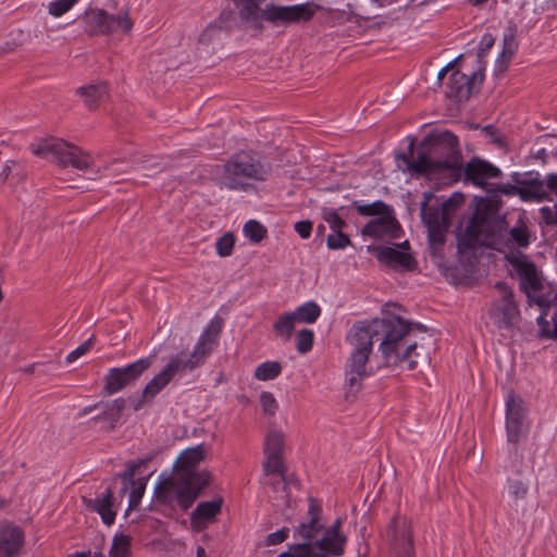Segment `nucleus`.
Segmentation results:
<instances>
[{
  "label": "nucleus",
  "instance_id": "f257e3e1",
  "mask_svg": "<svg viewBox=\"0 0 557 557\" xmlns=\"http://www.w3.org/2000/svg\"><path fill=\"white\" fill-rule=\"evenodd\" d=\"M408 332V325L399 315H388L372 321L356 322L350 329L347 339L355 347L345 368L346 398H355L362 387V380L369 375L367 362L373 348V342L381 339L380 350L387 364H398L406 359L416 343L408 344L404 351L399 350L401 339Z\"/></svg>",
  "mask_w": 557,
  "mask_h": 557
},
{
  "label": "nucleus",
  "instance_id": "f03ea898",
  "mask_svg": "<svg viewBox=\"0 0 557 557\" xmlns=\"http://www.w3.org/2000/svg\"><path fill=\"white\" fill-rule=\"evenodd\" d=\"M223 320L215 317L199 336L193 351H182L170 359L164 368L156 374L143 389L144 399H153L177 373L191 372L205 363L218 344Z\"/></svg>",
  "mask_w": 557,
  "mask_h": 557
},
{
  "label": "nucleus",
  "instance_id": "7ed1b4c3",
  "mask_svg": "<svg viewBox=\"0 0 557 557\" xmlns=\"http://www.w3.org/2000/svg\"><path fill=\"white\" fill-rule=\"evenodd\" d=\"M271 165L255 151H239L224 164L222 185L228 190L248 191L256 183L265 182Z\"/></svg>",
  "mask_w": 557,
  "mask_h": 557
},
{
  "label": "nucleus",
  "instance_id": "20e7f679",
  "mask_svg": "<svg viewBox=\"0 0 557 557\" xmlns=\"http://www.w3.org/2000/svg\"><path fill=\"white\" fill-rule=\"evenodd\" d=\"M205 457L203 445H197L182 451L172 467V472H162L154 483L156 488L162 487H207L214 484L211 472L197 471V466Z\"/></svg>",
  "mask_w": 557,
  "mask_h": 557
},
{
  "label": "nucleus",
  "instance_id": "39448f33",
  "mask_svg": "<svg viewBox=\"0 0 557 557\" xmlns=\"http://www.w3.org/2000/svg\"><path fill=\"white\" fill-rule=\"evenodd\" d=\"M504 231H506L504 219L475 211L465 231L457 236L458 253L465 255L476 246L498 249Z\"/></svg>",
  "mask_w": 557,
  "mask_h": 557
},
{
  "label": "nucleus",
  "instance_id": "423d86ee",
  "mask_svg": "<svg viewBox=\"0 0 557 557\" xmlns=\"http://www.w3.org/2000/svg\"><path fill=\"white\" fill-rule=\"evenodd\" d=\"M315 14V8L307 3L293 5H280L273 2L267 3L264 8L259 7L252 17H247L243 23L252 30L261 33L264 29L263 22L273 27L288 26L310 21Z\"/></svg>",
  "mask_w": 557,
  "mask_h": 557
},
{
  "label": "nucleus",
  "instance_id": "0eeeda50",
  "mask_svg": "<svg viewBox=\"0 0 557 557\" xmlns=\"http://www.w3.org/2000/svg\"><path fill=\"white\" fill-rule=\"evenodd\" d=\"M420 146L442 163V169L448 173L451 182L460 180L462 176L461 152L458 137L454 133L432 131L421 140Z\"/></svg>",
  "mask_w": 557,
  "mask_h": 557
},
{
  "label": "nucleus",
  "instance_id": "6e6552de",
  "mask_svg": "<svg viewBox=\"0 0 557 557\" xmlns=\"http://www.w3.org/2000/svg\"><path fill=\"white\" fill-rule=\"evenodd\" d=\"M285 448V435L276 429L270 430L264 437V461L262 463L263 478L265 485H274L276 482L283 483V487L297 485L298 481L294 474L286 473V467L283 460Z\"/></svg>",
  "mask_w": 557,
  "mask_h": 557
},
{
  "label": "nucleus",
  "instance_id": "1a4fd4ad",
  "mask_svg": "<svg viewBox=\"0 0 557 557\" xmlns=\"http://www.w3.org/2000/svg\"><path fill=\"white\" fill-rule=\"evenodd\" d=\"M30 151L38 157H53L55 162L62 166L71 165L78 170H86L91 164V158L79 147L69 144L59 138L41 140L38 144L30 145Z\"/></svg>",
  "mask_w": 557,
  "mask_h": 557
},
{
  "label": "nucleus",
  "instance_id": "9d476101",
  "mask_svg": "<svg viewBox=\"0 0 557 557\" xmlns=\"http://www.w3.org/2000/svg\"><path fill=\"white\" fill-rule=\"evenodd\" d=\"M77 21L88 36H104L119 30L127 34L133 28L127 11L114 15L103 9L87 8Z\"/></svg>",
  "mask_w": 557,
  "mask_h": 557
},
{
  "label": "nucleus",
  "instance_id": "9b49d317",
  "mask_svg": "<svg viewBox=\"0 0 557 557\" xmlns=\"http://www.w3.org/2000/svg\"><path fill=\"white\" fill-rule=\"evenodd\" d=\"M527 431L523 400L511 393L506 400V432L507 441L512 444L509 455L512 459L511 468L516 472H520L522 466V456L518 451L517 444Z\"/></svg>",
  "mask_w": 557,
  "mask_h": 557
},
{
  "label": "nucleus",
  "instance_id": "f8f14e48",
  "mask_svg": "<svg viewBox=\"0 0 557 557\" xmlns=\"http://www.w3.org/2000/svg\"><path fill=\"white\" fill-rule=\"evenodd\" d=\"M152 357H145L127 366L109 369L104 376L103 393L113 395L134 385L152 366Z\"/></svg>",
  "mask_w": 557,
  "mask_h": 557
},
{
  "label": "nucleus",
  "instance_id": "ddd939ff",
  "mask_svg": "<svg viewBox=\"0 0 557 557\" xmlns=\"http://www.w3.org/2000/svg\"><path fill=\"white\" fill-rule=\"evenodd\" d=\"M495 288L502 293V299L493 302L488 311L490 318L499 330H511L519 317V308L513 299V293L505 282H497Z\"/></svg>",
  "mask_w": 557,
  "mask_h": 557
},
{
  "label": "nucleus",
  "instance_id": "4468645a",
  "mask_svg": "<svg viewBox=\"0 0 557 557\" xmlns=\"http://www.w3.org/2000/svg\"><path fill=\"white\" fill-rule=\"evenodd\" d=\"M389 550L394 557H414L411 522L405 516H396L387 530Z\"/></svg>",
  "mask_w": 557,
  "mask_h": 557
},
{
  "label": "nucleus",
  "instance_id": "2eb2a0df",
  "mask_svg": "<svg viewBox=\"0 0 557 557\" xmlns=\"http://www.w3.org/2000/svg\"><path fill=\"white\" fill-rule=\"evenodd\" d=\"M159 453L156 449L136 460L128 461L125 470L119 473L123 487H147L149 479L157 471L150 467V463L158 457Z\"/></svg>",
  "mask_w": 557,
  "mask_h": 557
},
{
  "label": "nucleus",
  "instance_id": "dca6fc26",
  "mask_svg": "<svg viewBox=\"0 0 557 557\" xmlns=\"http://www.w3.org/2000/svg\"><path fill=\"white\" fill-rule=\"evenodd\" d=\"M414 143L411 141L408 147V154L405 152L397 153L396 158L401 160L407 165V171L412 176H431L443 175L445 171L442 169V163L437 162L428 152L426 149L418 153L413 160Z\"/></svg>",
  "mask_w": 557,
  "mask_h": 557
},
{
  "label": "nucleus",
  "instance_id": "f3484780",
  "mask_svg": "<svg viewBox=\"0 0 557 557\" xmlns=\"http://www.w3.org/2000/svg\"><path fill=\"white\" fill-rule=\"evenodd\" d=\"M484 67H479L472 75H467L458 70L453 71L446 87V96L456 101L461 102L470 98L475 81L483 82Z\"/></svg>",
  "mask_w": 557,
  "mask_h": 557
},
{
  "label": "nucleus",
  "instance_id": "a211bd4d",
  "mask_svg": "<svg viewBox=\"0 0 557 557\" xmlns=\"http://www.w3.org/2000/svg\"><path fill=\"white\" fill-rule=\"evenodd\" d=\"M400 224L396 220L393 210L389 207L388 210L380 216L368 222L362 230L363 235L373 238H398L400 236Z\"/></svg>",
  "mask_w": 557,
  "mask_h": 557
},
{
  "label": "nucleus",
  "instance_id": "6ab92c4d",
  "mask_svg": "<svg viewBox=\"0 0 557 557\" xmlns=\"http://www.w3.org/2000/svg\"><path fill=\"white\" fill-rule=\"evenodd\" d=\"M465 180L473 185L483 187L488 178H496L502 175V171L492 163L480 158H472L463 168Z\"/></svg>",
  "mask_w": 557,
  "mask_h": 557
},
{
  "label": "nucleus",
  "instance_id": "aec40b11",
  "mask_svg": "<svg viewBox=\"0 0 557 557\" xmlns=\"http://www.w3.org/2000/svg\"><path fill=\"white\" fill-rule=\"evenodd\" d=\"M339 528L341 521L337 520L319 542L315 544L306 543L305 545H310L314 553L313 556L310 557H326L330 554L342 555L345 539L339 535Z\"/></svg>",
  "mask_w": 557,
  "mask_h": 557
},
{
  "label": "nucleus",
  "instance_id": "412c9836",
  "mask_svg": "<svg viewBox=\"0 0 557 557\" xmlns=\"http://www.w3.org/2000/svg\"><path fill=\"white\" fill-rule=\"evenodd\" d=\"M23 532L11 524L0 527V557L15 556L23 545Z\"/></svg>",
  "mask_w": 557,
  "mask_h": 557
},
{
  "label": "nucleus",
  "instance_id": "4be33fe9",
  "mask_svg": "<svg viewBox=\"0 0 557 557\" xmlns=\"http://www.w3.org/2000/svg\"><path fill=\"white\" fill-rule=\"evenodd\" d=\"M518 195L523 201H552V196L547 191L545 178L540 180L539 174L536 177L524 180L518 187Z\"/></svg>",
  "mask_w": 557,
  "mask_h": 557
},
{
  "label": "nucleus",
  "instance_id": "5701e85b",
  "mask_svg": "<svg viewBox=\"0 0 557 557\" xmlns=\"http://www.w3.org/2000/svg\"><path fill=\"white\" fill-rule=\"evenodd\" d=\"M222 504L223 500L220 497L199 503L191 513L193 527L197 530H201L209 522L214 521L215 517L221 512Z\"/></svg>",
  "mask_w": 557,
  "mask_h": 557
},
{
  "label": "nucleus",
  "instance_id": "b1692460",
  "mask_svg": "<svg viewBox=\"0 0 557 557\" xmlns=\"http://www.w3.org/2000/svg\"><path fill=\"white\" fill-rule=\"evenodd\" d=\"M377 260L389 267H401L406 270H412L416 267V260L410 253L403 252L393 247L379 246L374 248Z\"/></svg>",
  "mask_w": 557,
  "mask_h": 557
},
{
  "label": "nucleus",
  "instance_id": "393cba45",
  "mask_svg": "<svg viewBox=\"0 0 557 557\" xmlns=\"http://www.w3.org/2000/svg\"><path fill=\"white\" fill-rule=\"evenodd\" d=\"M83 500L90 510L100 515L106 525L113 524L116 513L113 510L114 499L109 490L98 495L96 498H87L84 496Z\"/></svg>",
  "mask_w": 557,
  "mask_h": 557
},
{
  "label": "nucleus",
  "instance_id": "a878e982",
  "mask_svg": "<svg viewBox=\"0 0 557 557\" xmlns=\"http://www.w3.org/2000/svg\"><path fill=\"white\" fill-rule=\"evenodd\" d=\"M76 92L84 98L85 106L89 110H95L98 108L99 103L107 100L109 88L107 83L100 82L78 87Z\"/></svg>",
  "mask_w": 557,
  "mask_h": 557
},
{
  "label": "nucleus",
  "instance_id": "bb28decb",
  "mask_svg": "<svg viewBox=\"0 0 557 557\" xmlns=\"http://www.w3.org/2000/svg\"><path fill=\"white\" fill-rule=\"evenodd\" d=\"M320 513V503L313 498H310L308 508L309 522L301 523L298 528V533L301 537H304L305 540H311L317 535L318 531L321 528V525L319 524Z\"/></svg>",
  "mask_w": 557,
  "mask_h": 557
},
{
  "label": "nucleus",
  "instance_id": "cd10ccee",
  "mask_svg": "<svg viewBox=\"0 0 557 557\" xmlns=\"http://www.w3.org/2000/svg\"><path fill=\"white\" fill-rule=\"evenodd\" d=\"M126 401L124 398L120 397L110 403H106L103 405L102 412L95 417L94 420H104L109 422L108 431H112L115 429L116 423L120 421L122 417V412L125 409Z\"/></svg>",
  "mask_w": 557,
  "mask_h": 557
},
{
  "label": "nucleus",
  "instance_id": "c85d7f7f",
  "mask_svg": "<svg viewBox=\"0 0 557 557\" xmlns=\"http://www.w3.org/2000/svg\"><path fill=\"white\" fill-rule=\"evenodd\" d=\"M198 490H154L159 499H175L181 508L187 509L198 496Z\"/></svg>",
  "mask_w": 557,
  "mask_h": 557
},
{
  "label": "nucleus",
  "instance_id": "c756f323",
  "mask_svg": "<svg viewBox=\"0 0 557 557\" xmlns=\"http://www.w3.org/2000/svg\"><path fill=\"white\" fill-rule=\"evenodd\" d=\"M296 323L297 320L294 314L292 312H287L278 317L273 324V330L284 342H288L293 335Z\"/></svg>",
  "mask_w": 557,
  "mask_h": 557
},
{
  "label": "nucleus",
  "instance_id": "7c9ffc66",
  "mask_svg": "<svg viewBox=\"0 0 557 557\" xmlns=\"http://www.w3.org/2000/svg\"><path fill=\"white\" fill-rule=\"evenodd\" d=\"M110 557H131L132 556V540L131 536L124 533H116L112 539V544L109 550Z\"/></svg>",
  "mask_w": 557,
  "mask_h": 557
},
{
  "label": "nucleus",
  "instance_id": "2f4dec72",
  "mask_svg": "<svg viewBox=\"0 0 557 557\" xmlns=\"http://www.w3.org/2000/svg\"><path fill=\"white\" fill-rule=\"evenodd\" d=\"M513 265L533 290H539L541 288V281L537 276L536 268L533 262L516 260Z\"/></svg>",
  "mask_w": 557,
  "mask_h": 557
},
{
  "label": "nucleus",
  "instance_id": "473e14b6",
  "mask_svg": "<svg viewBox=\"0 0 557 557\" xmlns=\"http://www.w3.org/2000/svg\"><path fill=\"white\" fill-rule=\"evenodd\" d=\"M300 323H313L321 314L320 306L314 301H308L292 312Z\"/></svg>",
  "mask_w": 557,
  "mask_h": 557
},
{
  "label": "nucleus",
  "instance_id": "72a5a7b5",
  "mask_svg": "<svg viewBox=\"0 0 557 557\" xmlns=\"http://www.w3.org/2000/svg\"><path fill=\"white\" fill-rule=\"evenodd\" d=\"M428 239L432 256L438 255L445 244V228L441 223H433L428 230Z\"/></svg>",
  "mask_w": 557,
  "mask_h": 557
},
{
  "label": "nucleus",
  "instance_id": "f704fd0d",
  "mask_svg": "<svg viewBox=\"0 0 557 557\" xmlns=\"http://www.w3.org/2000/svg\"><path fill=\"white\" fill-rule=\"evenodd\" d=\"M281 372L282 366L278 361H265L256 368L255 377L259 381H270L276 379Z\"/></svg>",
  "mask_w": 557,
  "mask_h": 557
},
{
  "label": "nucleus",
  "instance_id": "c9c22d12",
  "mask_svg": "<svg viewBox=\"0 0 557 557\" xmlns=\"http://www.w3.org/2000/svg\"><path fill=\"white\" fill-rule=\"evenodd\" d=\"M510 240L520 248H527L530 245V232L525 222L519 219L515 226L509 231Z\"/></svg>",
  "mask_w": 557,
  "mask_h": 557
},
{
  "label": "nucleus",
  "instance_id": "e433bc0d",
  "mask_svg": "<svg viewBox=\"0 0 557 557\" xmlns=\"http://www.w3.org/2000/svg\"><path fill=\"white\" fill-rule=\"evenodd\" d=\"M224 14H221L218 20L210 23L199 35L198 41L202 45L212 44L220 35L223 28Z\"/></svg>",
  "mask_w": 557,
  "mask_h": 557
},
{
  "label": "nucleus",
  "instance_id": "4c0bfd02",
  "mask_svg": "<svg viewBox=\"0 0 557 557\" xmlns=\"http://www.w3.org/2000/svg\"><path fill=\"white\" fill-rule=\"evenodd\" d=\"M243 232L250 242L256 244L263 240L268 235L265 226L256 220L246 222Z\"/></svg>",
  "mask_w": 557,
  "mask_h": 557
},
{
  "label": "nucleus",
  "instance_id": "58836bf2",
  "mask_svg": "<svg viewBox=\"0 0 557 557\" xmlns=\"http://www.w3.org/2000/svg\"><path fill=\"white\" fill-rule=\"evenodd\" d=\"M321 215L333 232L343 231V228L347 226L346 221L339 215L336 209L323 207L321 209Z\"/></svg>",
  "mask_w": 557,
  "mask_h": 557
},
{
  "label": "nucleus",
  "instance_id": "ea45409f",
  "mask_svg": "<svg viewBox=\"0 0 557 557\" xmlns=\"http://www.w3.org/2000/svg\"><path fill=\"white\" fill-rule=\"evenodd\" d=\"M352 207H355L360 215L363 216H380L386 210H388V205H386L382 200H376L372 203L359 205L357 201L352 202Z\"/></svg>",
  "mask_w": 557,
  "mask_h": 557
},
{
  "label": "nucleus",
  "instance_id": "a19ab883",
  "mask_svg": "<svg viewBox=\"0 0 557 557\" xmlns=\"http://www.w3.org/2000/svg\"><path fill=\"white\" fill-rule=\"evenodd\" d=\"M235 7L238 10V16L242 22L247 17H252L256 10L261 7V3L265 0H233Z\"/></svg>",
  "mask_w": 557,
  "mask_h": 557
},
{
  "label": "nucleus",
  "instance_id": "79ce46f5",
  "mask_svg": "<svg viewBox=\"0 0 557 557\" xmlns=\"http://www.w3.org/2000/svg\"><path fill=\"white\" fill-rule=\"evenodd\" d=\"M314 334L309 329H302L296 337V349L299 354H307L312 349Z\"/></svg>",
  "mask_w": 557,
  "mask_h": 557
},
{
  "label": "nucleus",
  "instance_id": "37998d69",
  "mask_svg": "<svg viewBox=\"0 0 557 557\" xmlns=\"http://www.w3.org/2000/svg\"><path fill=\"white\" fill-rule=\"evenodd\" d=\"M349 245H351V240L343 231L333 232L326 238V246L331 250L345 249Z\"/></svg>",
  "mask_w": 557,
  "mask_h": 557
},
{
  "label": "nucleus",
  "instance_id": "c03bdc74",
  "mask_svg": "<svg viewBox=\"0 0 557 557\" xmlns=\"http://www.w3.org/2000/svg\"><path fill=\"white\" fill-rule=\"evenodd\" d=\"M235 238L232 233H225L215 243L216 253L220 257H228L234 249Z\"/></svg>",
  "mask_w": 557,
  "mask_h": 557
},
{
  "label": "nucleus",
  "instance_id": "a18cd8bd",
  "mask_svg": "<svg viewBox=\"0 0 557 557\" xmlns=\"http://www.w3.org/2000/svg\"><path fill=\"white\" fill-rule=\"evenodd\" d=\"M495 38L492 34H484L480 40L479 49H478V62L480 63L479 67H484L483 58L487 54V52L494 46Z\"/></svg>",
  "mask_w": 557,
  "mask_h": 557
},
{
  "label": "nucleus",
  "instance_id": "49530a36",
  "mask_svg": "<svg viewBox=\"0 0 557 557\" xmlns=\"http://www.w3.org/2000/svg\"><path fill=\"white\" fill-rule=\"evenodd\" d=\"M78 0H54L49 3L48 11L51 15L59 17L66 13Z\"/></svg>",
  "mask_w": 557,
  "mask_h": 557
},
{
  "label": "nucleus",
  "instance_id": "de8ad7c7",
  "mask_svg": "<svg viewBox=\"0 0 557 557\" xmlns=\"http://www.w3.org/2000/svg\"><path fill=\"white\" fill-rule=\"evenodd\" d=\"M431 194H424V200L421 203V216L424 223L428 226V230L430 226L433 225V223H440L438 214L437 212L428 211V203L430 201Z\"/></svg>",
  "mask_w": 557,
  "mask_h": 557
},
{
  "label": "nucleus",
  "instance_id": "09e8293b",
  "mask_svg": "<svg viewBox=\"0 0 557 557\" xmlns=\"http://www.w3.org/2000/svg\"><path fill=\"white\" fill-rule=\"evenodd\" d=\"M94 343H95L94 336L89 337L87 341L82 343L76 349H74L66 356V358H65L66 362H69V363L74 362L76 359L84 356L86 352H88L91 349Z\"/></svg>",
  "mask_w": 557,
  "mask_h": 557
},
{
  "label": "nucleus",
  "instance_id": "8fccbe9b",
  "mask_svg": "<svg viewBox=\"0 0 557 557\" xmlns=\"http://www.w3.org/2000/svg\"><path fill=\"white\" fill-rule=\"evenodd\" d=\"M260 404L263 411L273 416L277 409V403L270 392H262L260 395Z\"/></svg>",
  "mask_w": 557,
  "mask_h": 557
},
{
  "label": "nucleus",
  "instance_id": "3c124183",
  "mask_svg": "<svg viewBox=\"0 0 557 557\" xmlns=\"http://www.w3.org/2000/svg\"><path fill=\"white\" fill-rule=\"evenodd\" d=\"M503 48L511 51L512 53H516V51L518 49V42L516 39V28L515 27H508L507 30L505 32L504 38H503Z\"/></svg>",
  "mask_w": 557,
  "mask_h": 557
},
{
  "label": "nucleus",
  "instance_id": "603ef678",
  "mask_svg": "<svg viewBox=\"0 0 557 557\" xmlns=\"http://www.w3.org/2000/svg\"><path fill=\"white\" fill-rule=\"evenodd\" d=\"M541 216L545 224L556 225L557 224V202L554 205V209L549 207H542L540 209Z\"/></svg>",
  "mask_w": 557,
  "mask_h": 557
},
{
  "label": "nucleus",
  "instance_id": "864d4df0",
  "mask_svg": "<svg viewBox=\"0 0 557 557\" xmlns=\"http://www.w3.org/2000/svg\"><path fill=\"white\" fill-rule=\"evenodd\" d=\"M288 532L289 530L287 528H283L276 532L269 534L265 539V544L268 546L281 544L287 539Z\"/></svg>",
  "mask_w": 557,
  "mask_h": 557
},
{
  "label": "nucleus",
  "instance_id": "5fc2aeb1",
  "mask_svg": "<svg viewBox=\"0 0 557 557\" xmlns=\"http://www.w3.org/2000/svg\"><path fill=\"white\" fill-rule=\"evenodd\" d=\"M310 545H298L292 554L283 553L278 557H310L313 556Z\"/></svg>",
  "mask_w": 557,
  "mask_h": 557
},
{
  "label": "nucleus",
  "instance_id": "6e6d98bb",
  "mask_svg": "<svg viewBox=\"0 0 557 557\" xmlns=\"http://www.w3.org/2000/svg\"><path fill=\"white\" fill-rule=\"evenodd\" d=\"M405 323H407L408 325V332L404 335L403 339H401V345L399 347V350L400 351H404L407 347L408 344H411L412 342H407L406 341V337L409 336L411 330L414 327L417 329L418 331L420 332H425L426 331V327L421 324V323H412V322H409V321H406L405 319H403L401 317H399Z\"/></svg>",
  "mask_w": 557,
  "mask_h": 557
},
{
  "label": "nucleus",
  "instance_id": "4d7b16f0",
  "mask_svg": "<svg viewBox=\"0 0 557 557\" xmlns=\"http://www.w3.org/2000/svg\"><path fill=\"white\" fill-rule=\"evenodd\" d=\"M295 231L301 238H308L311 235L312 222L309 220L299 221L295 224Z\"/></svg>",
  "mask_w": 557,
  "mask_h": 557
},
{
  "label": "nucleus",
  "instance_id": "13d9d810",
  "mask_svg": "<svg viewBox=\"0 0 557 557\" xmlns=\"http://www.w3.org/2000/svg\"><path fill=\"white\" fill-rule=\"evenodd\" d=\"M545 185L549 195L557 197V173H548L545 176Z\"/></svg>",
  "mask_w": 557,
  "mask_h": 557
},
{
  "label": "nucleus",
  "instance_id": "bf43d9fd",
  "mask_svg": "<svg viewBox=\"0 0 557 557\" xmlns=\"http://www.w3.org/2000/svg\"><path fill=\"white\" fill-rule=\"evenodd\" d=\"M515 53H512L511 51L509 50H506V49H502L498 58H497V65L498 67H503V70H506L507 69V64L510 62L511 58L513 57Z\"/></svg>",
  "mask_w": 557,
  "mask_h": 557
},
{
  "label": "nucleus",
  "instance_id": "052dcab7",
  "mask_svg": "<svg viewBox=\"0 0 557 557\" xmlns=\"http://www.w3.org/2000/svg\"><path fill=\"white\" fill-rule=\"evenodd\" d=\"M537 324L540 326V335L543 338H546V334H549L553 327H550V323L545 319L543 314L537 318Z\"/></svg>",
  "mask_w": 557,
  "mask_h": 557
},
{
  "label": "nucleus",
  "instance_id": "680f3d73",
  "mask_svg": "<svg viewBox=\"0 0 557 557\" xmlns=\"http://www.w3.org/2000/svg\"><path fill=\"white\" fill-rule=\"evenodd\" d=\"M15 165H17V162H16V161H14V160H9V161L4 164V166H3V169H2V171H1V173H0V181H1L2 183L7 182V180L9 178V176H10V175H11V173H12V166H15Z\"/></svg>",
  "mask_w": 557,
  "mask_h": 557
},
{
  "label": "nucleus",
  "instance_id": "e2e57ef3",
  "mask_svg": "<svg viewBox=\"0 0 557 557\" xmlns=\"http://www.w3.org/2000/svg\"><path fill=\"white\" fill-rule=\"evenodd\" d=\"M463 196L461 194H454L449 199L444 202V208H451L461 205Z\"/></svg>",
  "mask_w": 557,
  "mask_h": 557
},
{
  "label": "nucleus",
  "instance_id": "0e129e2a",
  "mask_svg": "<svg viewBox=\"0 0 557 557\" xmlns=\"http://www.w3.org/2000/svg\"><path fill=\"white\" fill-rule=\"evenodd\" d=\"M145 490H132L129 495V508H134L140 502Z\"/></svg>",
  "mask_w": 557,
  "mask_h": 557
},
{
  "label": "nucleus",
  "instance_id": "69168bd1",
  "mask_svg": "<svg viewBox=\"0 0 557 557\" xmlns=\"http://www.w3.org/2000/svg\"><path fill=\"white\" fill-rule=\"evenodd\" d=\"M462 55H458L453 61H450L447 65H445L437 74V79L442 81L448 71L453 70L456 63L461 59Z\"/></svg>",
  "mask_w": 557,
  "mask_h": 557
},
{
  "label": "nucleus",
  "instance_id": "338daca9",
  "mask_svg": "<svg viewBox=\"0 0 557 557\" xmlns=\"http://www.w3.org/2000/svg\"><path fill=\"white\" fill-rule=\"evenodd\" d=\"M45 368H40L39 370L36 371V375H45V374H50L54 371L58 370V366L53 362H48V363H41Z\"/></svg>",
  "mask_w": 557,
  "mask_h": 557
},
{
  "label": "nucleus",
  "instance_id": "774afa93",
  "mask_svg": "<svg viewBox=\"0 0 557 557\" xmlns=\"http://www.w3.org/2000/svg\"><path fill=\"white\" fill-rule=\"evenodd\" d=\"M552 322H553V329L549 332V334H546V338L557 342V309L555 310V312L552 317Z\"/></svg>",
  "mask_w": 557,
  "mask_h": 557
}]
</instances>
